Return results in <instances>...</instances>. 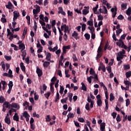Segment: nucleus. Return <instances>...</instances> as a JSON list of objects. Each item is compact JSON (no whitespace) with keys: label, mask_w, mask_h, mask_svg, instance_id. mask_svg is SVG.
Instances as JSON below:
<instances>
[{"label":"nucleus","mask_w":131,"mask_h":131,"mask_svg":"<svg viewBox=\"0 0 131 131\" xmlns=\"http://www.w3.org/2000/svg\"><path fill=\"white\" fill-rule=\"evenodd\" d=\"M50 65V62L45 61L43 63V67H48Z\"/></svg>","instance_id":"c9c22d12"},{"label":"nucleus","mask_w":131,"mask_h":131,"mask_svg":"<svg viewBox=\"0 0 131 131\" xmlns=\"http://www.w3.org/2000/svg\"><path fill=\"white\" fill-rule=\"evenodd\" d=\"M36 4L38 5H42V0H38L36 1Z\"/></svg>","instance_id":"0e129e2a"},{"label":"nucleus","mask_w":131,"mask_h":131,"mask_svg":"<svg viewBox=\"0 0 131 131\" xmlns=\"http://www.w3.org/2000/svg\"><path fill=\"white\" fill-rule=\"evenodd\" d=\"M20 67L22 71H23V72H26V70L25 69V66H24V63L23 62H21L20 63Z\"/></svg>","instance_id":"6ab92c4d"},{"label":"nucleus","mask_w":131,"mask_h":131,"mask_svg":"<svg viewBox=\"0 0 131 131\" xmlns=\"http://www.w3.org/2000/svg\"><path fill=\"white\" fill-rule=\"evenodd\" d=\"M34 7L35 8V9H34L33 10V14L35 15L38 14V13L40 12V7L37 5H36Z\"/></svg>","instance_id":"7ed1b4c3"},{"label":"nucleus","mask_w":131,"mask_h":131,"mask_svg":"<svg viewBox=\"0 0 131 131\" xmlns=\"http://www.w3.org/2000/svg\"><path fill=\"white\" fill-rule=\"evenodd\" d=\"M5 98L3 96H1L0 97V103L2 104V103H4L5 102Z\"/></svg>","instance_id":"79ce46f5"},{"label":"nucleus","mask_w":131,"mask_h":131,"mask_svg":"<svg viewBox=\"0 0 131 131\" xmlns=\"http://www.w3.org/2000/svg\"><path fill=\"white\" fill-rule=\"evenodd\" d=\"M11 107L12 108H15L16 109H17V110L20 109V106L19 105V104H18V103H12L11 104Z\"/></svg>","instance_id":"2eb2a0df"},{"label":"nucleus","mask_w":131,"mask_h":131,"mask_svg":"<svg viewBox=\"0 0 131 131\" xmlns=\"http://www.w3.org/2000/svg\"><path fill=\"white\" fill-rule=\"evenodd\" d=\"M19 50H21V51H23L25 50V45L24 43L20 44L19 45Z\"/></svg>","instance_id":"b1692460"},{"label":"nucleus","mask_w":131,"mask_h":131,"mask_svg":"<svg viewBox=\"0 0 131 131\" xmlns=\"http://www.w3.org/2000/svg\"><path fill=\"white\" fill-rule=\"evenodd\" d=\"M84 36H85L87 40H90V38H91V35H90V34L86 33L84 34Z\"/></svg>","instance_id":"7c9ffc66"},{"label":"nucleus","mask_w":131,"mask_h":131,"mask_svg":"<svg viewBox=\"0 0 131 131\" xmlns=\"http://www.w3.org/2000/svg\"><path fill=\"white\" fill-rule=\"evenodd\" d=\"M43 21L48 23V22H49V18L48 17V16H45L43 18Z\"/></svg>","instance_id":"13d9d810"},{"label":"nucleus","mask_w":131,"mask_h":131,"mask_svg":"<svg viewBox=\"0 0 131 131\" xmlns=\"http://www.w3.org/2000/svg\"><path fill=\"white\" fill-rule=\"evenodd\" d=\"M111 11L113 15V18H115V16H116V14H117V7L116 6L114 8H113L111 9Z\"/></svg>","instance_id":"0eeeda50"},{"label":"nucleus","mask_w":131,"mask_h":131,"mask_svg":"<svg viewBox=\"0 0 131 131\" xmlns=\"http://www.w3.org/2000/svg\"><path fill=\"white\" fill-rule=\"evenodd\" d=\"M90 73L91 74V75H95V71L93 69V68H91L90 70Z\"/></svg>","instance_id":"a18cd8bd"},{"label":"nucleus","mask_w":131,"mask_h":131,"mask_svg":"<svg viewBox=\"0 0 131 131\" xmlns=\"http://www.w3.org/2000/svg\"><path fill=\"white\" fill-rule=\"evenodd\" d=\"M0 83H1V85H3L2 89L4 91L5 89H6V86H7V82L4 80H2L0 82Z\"/></svg>","instance_id":"4468645a"},{"label":"nucleus","mask_w":131,"mask_h":131,"mask_svg":"<svg viewBox=\"0 0 131 131\" xmlns=\"http://www.w3.org/2000/svg\"><path fill=\"white\" fill-rule=\"evenodd\" d=\"M85 9H83L82 10V14L83 15H86V14H89V12H90L89 11V9H90V7H84Z\"/></svg>","instance_id":"dca6fc26"},{"label":"nucleus","mask_w":131,"mask_h":131,"mask_svg":"<svg viewBox=\"0 0 131 131\" xmlns=\"http://www.w3.org/2000/svg\"><path fill=\"white\" fill-rule=\"evenodd\" d=\"M124 83L126 85L127 90H129V86H131V82L128 80H125Z\"/></svg>","instance_id":"f8f14e48"},{"label":"nucleus","mask_w":131,"mask_h":131,"mask_svg":"<svg viewBox=\"0 0 131 131\" xmlns=\"http://www.w3.org/2000/svg\"><path fill=\"white\" fill-rule=\"evenodd\" d=\"M48 49H49V51H50V52H56V51H57V50H58V46H56L53 48H52V47H49Z\"/></svg>","instance_id":"a211bd4d"},{"label":"nucleus","mask_w":131,"mask_h":131,"mask_svg":"<svg viewBox=\"0 0 131 131\" xmlns=\"http://www.w3.org/2000/svg\"><path fill=\"white\" fill-rule=\"evenodd\" d=\"M129 104H130V100H129V99H127L126 100V107H127L128 106V105H129Z\"/></svg>","instance_id":"49530a36"},{"label":"nucleus","mask_w":131,"mask_h":131,"mask_svg":"<svg viewBox=\"0 0 131 131\" xmlns=\"http://www.w3.org/2000/svg\"><path fill=\"white\" fill-rule=\"evenodd\" d=\"M41 52H42V47H40V48H39L37 50V53H41Z\"/></svg>","instance_id":"69168bd1"},{"label":"nucleus","mask_w":131,"mask_h":131,"mask_svg":"<svg viewBox=\"0 0 131 131\" xmlns=\"http://www.w3.org/2000/svg\"><path fill=\"white\" fill-rule=\"evenodd\" d=\"M29 100L30 102H31L33 105H34V99H33V98H30Z\"/></svg>","instance_id":"bf43d9fd"},{"label":"nucleus","mask_w":131,"mask_h":131,"mask_svg":"<svg viewBox=\"0 0 131 131\" xmlns=\"http://www.w3.org/2000/svg\"><path fill=\"white\" fill-rule=\"evenodd\" d=\"M125 54V50H122L121 51H120L118 53L117 60L118 61H120L122 60L124 57H126V55H124Z\"/></svg>","instance_id":"f03ea898"},{"label":"nucleus","mask_w":131,"mask_h":131,"mask_svg":"<svg viewBox=\"0 0 131 131\" xmlns=\"http://www.w3.org/2000/svg\"><path fill=\"white\" fill-rule=\"evenodd\" d=\"M98 20L99 21H102V20H103V16H102L101 15H99L98 16Z\"/></svg>","instance_id":"864d4df0"},{"label":"nucleus","mask_w":131,"mask_h":131,"mask_svg":"<svg viewBox=\"0 0 131 131\" xmlns=\"http://www.w3.org/2000/svg\"><path fill=\"white\" fill-rule=\"evenodd\" d=\"M6 7L7 9H9V10H11V9H13V4H12V3H11V2H9L8 4L6 5Z\"/></svg>","instance_id":"f3484780"},{"label":"nucleus","mask_w":131,"mask_h":131,"mask_svg":"<svg viewBox=\"0 0 131 131\" xmlns=\"http://www.w3.org/2000/svg\"><path fill=\"white\" fill-rule=\"evenodd\" d=\"M39 23L40 24H41V26L43 27V26H46V23H45V21H41V20H39Z\"/></svg>","instance_id":"4d7b16f0"},{"label":"nucleus","mask_w":131,"mask_h":131,"mask_svg":"<svg viewBox=\"0 0 131 131\" xmlns=\"http://www.w3.org/2000/svg\"><path fill=\"white\" fill-rule=\"evenodd\" d=\"M4 76H7L8 77H13V75H9L7 73H5L3 74Z\"/></svg>","instance_id":"603ef678"},{"label":"nucleus","mask_w":131,"mask_h":131,"mask_svg":"<svg viewBox=\"0 0 131 131\" xmlns=\"http://www.w3.org/2000/svg\"><path fill=\"white\" fill-rule=\"evenodd\" d=\"M100 130L105 131V123H102L100 124Z\"/></svg>","instance_id":"5701e85b"},{"label":"nucleus","mask_w":131,"mask_h":131,"mask_svg":"<svg viewBox=\"0 0 131 131\" xmlns=\"http://www.w3.org/2000/svg\"><path fill=\"white\" fill-rule=\"evenodd\" d=\"M114 99H115L114 95H113V93H111L110 101H113V100H114Z\"/></svg>","instance_id":"f704fd0d"},{"label":"nucleus","mask_w":131,"mask_h":131,"mask_svg":"<svg viewBox=\"0 0 131 131\" xmlns=\"http://www.w3.org/2000/svg\"><path fill=\"white\" fill-rule=\"evenodd\" d=\"M61 31H63L64 29V33H66V32H69L68 26H67L66 24L61 25Z\"/></svg>","instance_id":"20e7f679"},{"label":"nucleus","mask_w":131,"mask_h":131,"mask_svg":"<svg viewBox=\"0 0 131 131\" xmlns=\"http://www.w3.org/2000/svg\"><path fill=\"white\" fill-rule=\"evenodd\" d=\"M9 89L7 91L8 94H11V91H12V89L13 88V81H9V83L8 84Z\"/></svg>","instance_id":"6e6552de"},{"label":"nucleus","mask_w":131,"mask_h":131,"mask_svg":"<svg viewBox=\"0 0 131 131\" xmlns=\"http://www.w3.org/2000/svg\"><path fill=\"white\" fill-rule=\"evenodd\" d=\"M34 99L35 101H37L38 100L39 96L38 95H36V93H34Z\"/></svg>","instance_id":"de8ad7c7"},{"label":"nucleus","mask_w":131,"mask_h":131,"mask_svg":"<svg viewBox=\"0 0 131 131\" xmlns=\"http://www.w3.org/2000/svg\"><path fill=\"white\" fill-rule=\"evenodd\" d=\"M81 84L82 85L81 90H82L83 91H86V86H85V85H84V83L82 82Z\"/></svg>","instance_id":"473e14b6"},{"label":"nucleus","mask_w":131,"mask_h":131,"mask_svg":"<svg viewBox=\"0 0 131 131\" xmlns=\"http://www.w3.org/2000/svg\"><path fill=\"white\" fill-rule=\"evenodd\" d=\"M45 97L46 98V99H49V97H50V96H51V93L50 92H47V93H46L45 95Z\"/></svg>","instance_id":"ea45409f"},{"label":"nucleus","mask_w":131,"mask_h":131,"mask_svg":"<svg viewBox=\"0 0 131 131\" xmlns=\"http://www.w3.org/2000/svg\"><path fill=\"white\" fill-rule=\"evenodd\" d=\"M21 52L22 53V57H23L24 58H25V57H26V51H25V50H21Z\"/></svg>","instance_id":"4c0bfd02"},{"label":"nucleus","mask_w":131,"mask_h":131,"mask_svg":"<svg viewBox=\"0 0 131 131\" xmlns=\"http://www.w3.org/2000/svg\"><path fill=\"white\" fill-rule=\"evenodd\" d=\"M60 91H59V93L61 95H62V94H63V92H64V88L61 85H60Z\"/></svg>","instance_id":"58836bf2"},{"label":"nucleus","mask_w":131,"mask_h":131,"mask_svg":"<svg viewBox=\"0 0 131 131\" xmlns=\"http://www.w3.org/2000/svg\"><path fill=\"white\" fill-rule=\"evenodd\" d=\"M23 116H24V117H25V118H26L27 117H30V115H29L28 114V113H27V112H24V113L23 114Z\"/></svg>","instance_id":"72a5a7b5"},{"label":"nucleus","mask_w":131,"mask_h":131,"mask_svg":"<svg viewBox=\"0 0 131 131\" xmlns=\"http://www.w3.org/2000/svg\"><path fill=\"white\" fill-rule=\"evenodd\" d=\"M90 31L91 33H94L95 31V28L94 26L91 27V28L90 29Z\"/></svg>","instance_id":"680f3d73"},{"label":"nucleus","mask_w":131,"mask_h":131,"mask_svg":"<svg viewBox=\"0 0 131 131\" xmlns=\"http://www.w3.org/2000/svg\"><path fill=\"white\" fill-rule=\"evenodd\" d=\"M13 120L15 121H19V116H18V114L15 113L13 116Z\"/></svg>","instance_id":"aec40b11"},{"label":"nucleus","mask_w":131,"mask_h":131,"mask_svg":"<svg viewBox=\"0 0 131 131\" xmlns=\"http://www.w3.org/2000/svg\"><path fill=\"white\" fill-rule=\"evenodd\" d=\"M121 32H122V29H119L117 30V31H116V35L117 36H118V35H119V34H120V33H121Z\"/></svg>","instance_id":"c756f323"},{"label":"nucleus","mask_w":131,"mask_h":131,"mask_svg":"<svg viewBox=\"0 0 131 131\" xmlns=\"http://www.w3.org/2000/svg\"><path fill=\"white\" fill-rule=\"evenodd\" d=\"M80 25H81L82 31H84V30H85V27H86V25H85V24H82V23H80Z\"/></svg>","instance_id":"393cba45"},{"label":"nucleus","mask_w":131,"mask_h":131,"mask_svg":"<svg viewBox=\"0 0 131 131\" xmlns=\"http://www.w3.org/2000/svg\"><path fill=\"white\" fill-rule=\"evenodd\" d=\"M58 86H59V80H57L55 84V88L56 89H57Z\"/></svg>","instance_id":"052dcab7"},{"label":"nucleus","mask_w":131,"mask_h":131,"mask_svg":"<svg viewBox=\"0 0 131 131\" xmlns=\"http://www.w3.org/2000/svg\"><path fill=\"white\" fill-rule=\"evenodd\" d=\"M126 7H127V4L123 3L121 5V9L124 11V10L126 9Z\"/></svg>","instance_id":"412c9836"},{"label":"nucleus","mask_w":131,"mask_h":131,"mask_svg":"<svg viewBox=\"0 0 131 131\" xmlns=\"http://www.w3.org/2000/svg\"><path fill=\"white\" fill-rule=\"evenodd\" d=\"M117 46L118 47H121V48H122L123 49H124L125 50H127V52L129 53V52L131 50V46L129 45V46L127 47L126 45H124V43H123V41L121 39H120L118 42H116Z\"/></svg>","instance_id":"f257e3e1"},{"label":"nucleus","mask_w":131,"mask_h":131,"mask_svg":"<svg viewBox=\"0 0 131 131\" xmlns=\"http://www.w3.org/2000/svg\"><path fill=\"white\" fill-rule=\"evenodd\" d=\"M18 17H20V13L17 11L13 12V21H16L18 19Z\"/></svg>","instance_id":"423d86ee"},{"label":"nucleus","mask_w":131,"mask_h":131,"mask_svg":"<svg viewBox=\"0 0 131 131\" xmlns=\"http://www.w3.org/2000/svg\"><path fill=\"white\" fill-rule=\"evenodd\" d=\"M46 121H51V118H50V115H48L46 118Z\"/></svg>","instance_id":"338daca9"},{"label":"nucleus","mask_w":131,"mask_h":131,"mask_svg":"<svg viewBox=\"0 0 131 131\" xmlns=\"http://www.w3.org/2000/svg\"><path fill=\"white\" fill-rule=\"evenodd\" d=\"M4 57L7 61H10V60L12 59V57H11V56L5 55Z\"/></svg>","instance_id":"2f4dec72"},{"label":"nucleus","mask_w":131,"mask_h":131,"mask_svg":"<svg viewBox=\"0 0 131 131\" xmlns=\"http://www.w3.org/2000/svg\"><path fill=\"white\" fill-rule=\"evenodd\" d=\"M26 33H27V28L25 27L23 32V35H26Z\"/></svg>","instance_id":"e2e57ef3"},{"label":"nucleus","mask_w":131,"mask_h":131,"mask_svg":"<svg viewBox=\"0 0 131 131\" xmlns=\"http://www.w3.org/2000/svg\"><path fill=\"white\" fill-rule=\"evenodd\" d=\"M10 115L7 114L5 118V122L7 123V124L10 125L11 124V119L10 118Z\"/></svg>","instance_id":"39448f33"},{"label":"nucleus","mask_w":131,"mask_h":131,"mask_svg":"<svg viewBox=\"0 0 131 131\" xmlns=\"http://www.w3.org/2000/svg\"><path fill=\"white\" fill-rule=\"evenodd\" d=\"M67 117L68 118H73V117H74V115L73 114V113H70L67 115Z\"/></svg>","instance_id":"e433bc0d"},{"label":"nucleus","mask_w":131,"mask_h":131,"mask_svg":"<svg viewBox=\"0 0 131 131\" xmlns=\"http://www.w3.org/2000/svg\"><path fill=\"white\" fill-rule=\"evenodd\" d=\"M106 99H105V110H107L108 108H109V102H108V94H106L105 95Z\"/></svg>","instance_id":"1a4fd4ad"},{"label":"nucleus","mask_w":131,"mask_h":131,"mask_svg":"<svg viewBox=\"0 0 131 131\" xmlns=\"http://www.w3.org/2000/svg\"><path fill=\"white\" fill-rule=\"evenodd\" d=\"M126 76L127 78H128V77H130L131 76V71H129L126 73Z\"/></svg>","instance_id":"37998d69"},{"label":"nucleus","mask_w":131,"mask_h":131,"mask_svg":"<svg viewBox=\"0 0 131 131\" xmlns=\"http://www.w3.org/2000/svg\"><path fill=\"white\" fill-rule=\"evenodd\" d=\"M58 10H59V11L58 12V14H61L62 13V12L63 11V8L59 7Z\"/></svg>","instance_id":"5fc2aeb1"},{"label":"nucleus","mask_w":131,"mask_h":131,"mask_svg":"<svg viewBox=\"0 0 131 131\" xmlns=\"http://www.w3.org/2000/svg\"><path fill=\"white\" fill-rule=\"evenodd\" d=\"M98 54L97 55V58L99 59V58H101L102 56V48L100 47L98 48Z\"/></svg>","instance_id":"9d476101"},{"label":"nucleus","mask_w":131,"mask_h":131,"mask_svg":"<svg viewBox=\"0 0 131 131\" xmlns=\"http://www.w3.org/2000/svg\"><path fill=\"white\" fill-rule=\"evenodd\" d=\"M126 36V34H123L121 36V39H125Z\"/></svg>","instance_id":"774afa93"},{"label":"nucleus","mask_w":131,"mask_h":131,"mask_svg":"<svg viewBox=\"0 0 131 131\" xmlns=\"http://www.w3.org/2000/svg\"><path fill=\"white\" fill-rule=\"evenodd\" d=\"M51 53H48L47 55H46V60L47 61H50V60H51Z\"/></svg>","instance_id":"a878e982"},{"label":"nucleus","mask_w":131,"mask_h":131,"mask_svg":"<svg viewBox=\"0 0 131 131\" xmlns=\"http://www.w3.org/2000/svg\"><path fill=\"white\" fill-rule=\"evenodd\" d=\"M73 96V94H72V93H70L68 97L69 98V100H70V102H72V97Z\"/></svg>","instance_id":"c03bdc74"},{"label":"nucleus","mask_w":131,"mask_h":131,"mask_svg":"<svg viewBox=\"0 0 131 131\" xmlns=\"http://www.w3.org/2000/svg\"><path fill=\"white\" fill-rule=\"evenodd\" d=\"M103 10L104 11V12H103L104 14H107V13H108V10H107V8H106L105 6H103Z\"/></svg>","instance_id":"6e6d98bb"},{"label":"nucleus","mask_w":131,"mask_h":131,"mask_svg":"<svg viewBox=\"0 0 131 131\" xmlns=\"http://www.w3.org/2000/svg\"><path fill=\"white\" fill-rule=\"evenodd\" d=\"M97 105L99 106V107H101V105H102V100L100 99L97 100Z\"/></svg>","instance_id":"a19ab883"},{"label":"nucleus","mask_w":131,"mask_h":131,"mask_svg":"<svg viewBox=\"0 0 131 131\" xmlns=\"http://www.w3.org/2000/svg\"><path fill=\"white\" fill-rule=\"evenodd\" d=\"M73 61L74 62L76 61H78V59H77V57H76V55H73Z\"/></svg>","instance_id":"8fccbe9b"},{"label":"nucleus","mask_w":131,"mask_h":131,"mask_svg":"<svg viewBox=\"0 0 131 131\" xmlns=\"http://www.w3.org/2000/svg\"><path fill=\"white\" fill-rule=\"evenodd\" d=\"M36 73L38 74V76L40 77L42 75V71L38 67H36Z\"/></svg>","instance_id":"9b49d317"},{"label":"nucleus","mask_w":131,"mask_h":131,"mask_svg":"<svg viewBox=\"0 0 131 131\" xmlns=\"http://www.w3.org/2000/svg\"><path fill=\"white\" fill-rule=\"evenodd\" d=\"M87 25H89V26L93 27L94 26V21L93 20H88L86 23Z\"/></svg>","instance_id":"4be33fe9"},{"label":"nucleus","mask_w":131,"mask_h":131,"mask_svg":"<svg viewBox=\"0 0 131 131\" xmlns=\"http://www.w3.org/2000/svg\"><path fill=\"white\" fill-rule=\"evenodd\" d=\"M3 106L5 108H8L9 109H10V108L12 107V104H10L8 102H5L3 104Z\"/></svg>","instance_id":"ddd939ff"},{"label":"nucleus","mask_w":131,"mask_h":131,"mask_svg":"<svg viewBox=\"0 0 131 131\" xmlns=\"http://www.w3.org/2000/svg\"><path fill=\"white\" fill-rule=\"evenodd\" d=\"M106 70L108 71V73H111V71H112V69L111 67H107L106 68Z\"/></svg>","instance_id":"09e8293b"},{"label":"nucleus","mask_w":131,"mask_h":131,"mask_svg":"<svg viewBox=\"0 0 131 131\" xmlns=\"http://www.w3.org/2000/svg\"><path fill=\"white\" fill-rule=\"evenodd\" d=\"M78 121H79V122H84V119H83V118H78Z\"/></svg>","instance_id":"3c124183"},{"label":"nucleus","mask_w":131,"mask_h":131,"mask_svg":"<svg viewBox=\"0 0 131 131\" xmlns=\"http://www.w3.org/2000/svg\"><path fill=\"white\" fill-rule=\"evenodd\" d=\"M93 78H94V77L92 76H90V77H88L87 78V80L89 82V83H92V79H93Z\"/></svg>","instance_id":"c85d7f7f"},{"label":"nucleus","mask_w":131,"mask_h":131,"mask_svg":"<svg viewBox=\"0 0 131 131\" xmlns=\"http://www.w3.org/2000/svg\"><path fill=\"white\" fill-rule=\"evenodd\" d=\"M98 8H99V5H96V6L93 8V11L94 14H97L98 12H97V10H98Z\"/></svg>","instance_id":"cd10ccee"},{"label":"nucleus","mask_w":131,"mask_h":131,"mask_svg":"<svg viewBox=\"0 0 131 131\" xmlns=\"http://www.w3.org/2000/svg\"><path fill=\"white\" fill-rule=\"evenodd\" d=\"M126 14L128 16H130V14H131V8H130V7H129L128 8V9L126 11Z\"/></svg>","instance_id":"bb28decb"}]
</instances>
